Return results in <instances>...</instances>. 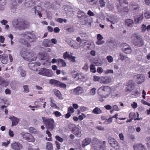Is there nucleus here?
Instances as JSON below:
<instances>
[{
	"instance_id": "obj_1",
	"label": "nucleus",
	"mask_w": 150,
	"mask_h": 150,
	"mask_svg": "<svg viewBox=\"0 0 150 150\" xmlns=\"http://www.w3.org/2000/svg\"><path fill=\"white\" fill-rule=\"evenodd\" d=\"M111 88L108 86H103L98 90V93L102 97L107 98L110 95Z\"/></svg>"
},
{
	"instance_id": "obj_2",
	"label": "nucleus",
	"mask_w": 150,
	"mask_h": 150,
	"mask_svg": "<svg viewBox=\"0 0 150 150\" xmlns=\"http://www.w3.org/2000/svg\"><path fill=\"white\" fill-rule=\"evenodd\" d=\"M131 39L135 45L141 47L144 45L143 40L140 36L138 34H133L131 37Z\"/></svg>"
},
{
	"instance_id": "obj_3",
	"label": "nucleus",
	"mask_w": 150,
	"mask_h": 150,
	"mask_svg": "<svg viewBox=\"0 0 150 150\" xmlns=\"http://www.w3.org/2000/svg\"><path fill=\"white\" fill-rule=\"evenodd\" d=\"M12 23L13 27L15 29L25 28L26 27V25L28 24L26 21L23 20L20 21L16 19L13 20Z\"/></svg>"
},
{
	"instance_id": "obj_4",
	"label": "nucleus",
	"mask_w": 150,
	"mask_h": 150,
	"mask_svg": "<svg viewBox=\"0 0 150 150\" xmlns=\"http://www.w3.org/2000/svg\"><path fill=\"white\" fill-rule=\"evenodd\" d=\"M21 54L22 57L24 58L27 59L30 61L35 60L37 57V55L35 53H30L27 51H22Z\"/></svg>"
},
{
	"instance_id": "obj_5",
	"label": "nucleus",
	"mask_w": 150,
	"mask_h": 150,
	"mask_svg": "<svg viewBox=\"0 0 150 150\" xmlns=\"http://www.w3.org/2000/svg\"><path fill=\"white\" fill-rule=\"evenodd\" d=\"M42 119L43 120V122L45 125L48 129L52 130L54 129V121L53 119L42 117Z\"/></svg>"
},
{
	"instance_id": "obj_6",
	"label": "nucleus",
	"mask_w": 150,
	"mask_h": 150,
	"mask_svg": "<svg viewBox=\"0 0 150 150\" xmlns=\"http://www.w3.org/2000/svg\"><path fill=\"white\" fill-rule=\"evenodd\" d=\"M22 36L31 42H35L37 39L35 35L33 33L26 32L22 35Z\"/></svg>"
},
{
	"instance_id": "obj_7",
	"label": "nucleus",
	"mask_w": 150,
	"mask_h": 150,
	"mask_svg": "<svg viewBox=\"0 0 150 150\" xmlns=\"http://www.w3.org/2000/svg\"><path fill=\"white\" fill-rule=\"evenodd\" d=\"M38 74L48 77H51L54 75V73L52 70L45 68H42L39 70Z\"/></svg>"
},
{
	"instance_id": "obj_8",
	"label": "nucleus",
	"mask_w": 150,
	"mask_h": 150,
	"mask_svg": "<svg viewBox=\"0 0 150 150\" xmlns=\"http://www.w3.org/2000/svg\"><path fill=\"white\" fill-rule=\"evenodd\" d=\"M119 2L120 4V6L118 7V11L120 13L125 14L127 13L129 11V9L127 7H123L122 4H127V1L125 0H119Z\"/></svg>"
},
{
	"instance_id": "obj_9",
	"label": "nucleus",
	"mask_w": 150,
	"mask_h": 150,
	"mask_svg": "<svg viewBox=\"0 0 150 150\" xmlns=\"http://www.w3.org/2000/svg\"><path fill=\"white\" fill-rule=\"evenodd\" d=\"M97 141H93L92 143L91 146L92 148H93L94 150H104L105 149L104 144L105 143V141H103L102 144L103 145H98L100 143L99 142H98V143H96Z\"/></svg>"
},
{
	"instance_id": "obj_10",
	"label": "nucleus",
	"mask_w": 150,
	"mask_h": 150,
	"mask_svg": "<svg viewBox=\"0 0 150 150\" xmlns=\"http://www.w3.org/2000/svg\"><path fill=\"white\" fill-rule=\"evenodd\" d=\"M126 87L125 88V91L127 93H129L133 89L134 84L133 82L131 81H129L126 83Z\"/></svg>"
},
{
	"instance_id": "obj_11",
	"label": "nucleus",
	"mask_w": 150,
	"mask_h": 150,
	"mask_svg": "<svg viewBox=\"0 0 150 150\" xmlns=\"http://www.w3.org/2000/svg\"><path fill=\"white\" fill-rule=\"evenodd\" d=\"M83 88L80 86H78L72 90L74 94L78 95L82 94L83 93Z\"/></svg>"
},
{
	"instance_id": "obj_12",
	"label": "nucleus",
	"mask_w": 150,
	"mask_h": 150,
	"mask_svg": "<svg viewBox=\"0 0 150 150\" xmlns=\"http://www.w3.org/2000/svg\"><path fill=\"white\" fill-rule=\"evenodd\" d=\"M40 65V62L30 63L28 64V66L30 69L34 71H37V67Z\"/></svg>"
},
{
	"instance_id": "obj_13",
	"label": "nucleus",
	"mask_w": 150,
	"mask_h": 150,
	"mask_svg": "<svg viewBox=\"0 0 150 150\" xmlns=\"http://www.w3.org/2000/svg\"><path fill=\"white\" fill-rule=\"evenodd\" d=\"M109 17L110 18H106L107 21H109L113 24L117 22V17L116 16L111 15L109 16Z\"/></svg>"
},
{
	"instance_id": "obj_14",
	"label": "nucleus",
	"mask_w": 150,
	"mask_h": 150,
	"mask_svg": "<svg viewBox=\"0 0 150 150\" xmlns=\"http://www.w3.org/2000/svg\"><path fill=\"white\" fill-rule=\"evenodd\" d=\"M81 128L79 127H76L72 131L74 134L76 136H80L81 134Z\"/></svg>"
},
{
	"instance_id": "obj_15",
	"label": "nucleus",
	"mask_w": 150,
	"mask_h": 150,
	"mask_svg": "<svg viewBox=\"0 0 150 150\" xmlns=\"http://www.w3.org/2000/svg\"><path fill=\"white\" fill-rule=\"evenodd\" d=\"M9 119L12 121V126L16 125L19 121V118L14 116L9 117Z\"/></svg>"
},
{
	"instance_id": "obj_16",
	"label": "nucleus",
	"mask_w": 150,
	"mask_h": 150,
	"mask_svg": "<svg viewBox=\"0 0 150 150\" xmlns=\"http://www.w3.org/2000/svg\"><path fill=\"white\" fill-rule=\"evenodd\" d=\"M12 148L15 150H19L22 148V145L18 142H15L11 144Z\"/></svg>"
},
{
	"instance_id": "obj_17",
	"label": "nucleus",
	"mask_w": 150,
	"mask_h": 150,
	"mask_svg": "<svg viewBox=\"0 0 150 150\" xmlns=\"http://www.w3.org/2000/svg\"><path fill=\"white\" fill-rule=\"evenodd\" d=\"M143 18V16L142 13H140L137 17L134 18V21L135 23H141Z\"/></svg>"
},
{
	"instance_id": "obj_18",
	"label": "nucleus",
	"mask_w": 150,
	"mask_h": 150,
	"mask_svg": "<svg viewBox=\"0 0 150 150\" xmlns=\"http://www.w3.org/2000/svg\"><path fill=\"white\" fill-rule=\"evenodd\" d=\"M133 148L134 150H142L145 146L141 144H134L133 146Z\"/></svg>"
},
{
	"instance_id": "obj_19",
	"label": "nucleus",
	"mask_w": 150,
	"mask_h": 150,
	"mask_svg": "<svg viewBox=\"0 0 150 150\" xmlns=\"http://www.w3.org/2000/svg\"><path fill=\"white\" fill-rule=\"evenodd\" d=\"M109 144L112 147L115 149H118L119 148V145L117 141H109Z\"/></svg>"
},
{
	"instance_id": "obj_20",
	"label": "nucleus",
	"mask_w": 150,
	"mask_h": 150,
	"mask_svg": "<svg viewBox=\"0 0 150 150\" xmlns=\"http://www.w3.org/2000/svg\"><path fill=\"white\" fill-rule=\"evenodd\" d=\"M23 137L24 139L26 140H33L34 139V137L33 136L28 133L25 134L23 135Z\"/></svg>"
},
{
	"instance_id": "obj_21",
	"label": "nucleus",
	"mask_w": 150,
	"mask_h": 150,
	"mask_svg": "<svg viewBox=\"0 0 150 150\" xmlns=\"http://www.w3.org/2000/svg\"><path fill=\"white\" fill-rule=\"evenodd\" d=\"M50 40L49 39L44 40L42 43V45L47 47H51L52 45L50 44Z\"/></svg>"
},
{
	"instance_id": "obj_22",
	"label": "nucleus",
	"mask_w": 150,
	"mask_h": 150,
	"mask_svg": "<svg viewBox=\"0 0 150 150\" xmlns=\"http://www.w3.org/2000/svg\"><path fill=\"white\" fill-rule=\"evenodd\" d=\"M125 25L129 27H132L134 25V22L131 19H128L125 21Z\"/></svg>"
},
{
	"instance_id": "obj_23",
	"label": "nucleus",
	"mask_w": 150,
	"mask_h": 150,
	"mask_svg": "<svg viewBox=\"0 0 150 150\" xmlns=\"http://www.w3.org/2000/svg\"><path fill=\"white\" fill-rule=\"evenodd\" d=\"M38 57L40 59L45 60L48 58V56L46 54H44L42 52L40 53L38 55Z\"/></svg>"
},
{
	"instance_id": "obj_24",
	"label": "nucleus",
	"mask_w": 150,
	"mask_h": 150,
	"mask_svg": "<svg viewBox=\"0 0 150 150\" xmlns=\"http://www.w3.org/2000/svg\"><path fill=\"white\" fill-rule=\"evenodd\" d=\"M66 58L69 59V60L73 62H75V58L76 57L72 56L71 54H69L66 52Z\"/></svg>"
},
{
	"instance_id": "obj_25",
	"label": "nucleus",
	"mask_w": 150,
	"mask_h": 150,
	"mask_svg": "<svg viewBox=\"0 0 150 150\" xmlns=\"http://www.w3.org/2000/svg\"><path fill=\"white\" fill-rule=\"evenodd\" d=\"M19 41L20 42L22 43L28 47H30L31 46L30 43L28 42V41L25 40L23 38L20 39Z\"/></svg>"
},
{
	"instance_id": "obj_26",
	"label": "nucleus",
	"mask_w": 150,
	"mask_h": 150,
	"mask_svg": "<svg viewBox=\"0 0 150 150\" xmlns=\"http://www.w3.org/2000/svg\"><path fill=\"white\" fill-rule=\"evenodd\" d=\"M74 111V108L71 107H70L68 109V113L66 114V118H68L71 116V113H72Z\"/></svg>"
},
{
	"instance_id": "obj_27",
	"label": "nucleus",
	"mask_w": 150,
	"mask_h": 150,
	"mask_svg": "<svg viewBox=\"0 0 150 150\" xmlns=\"http://www.w3.org/2000/svg\"><path fill=\"white\" fill-rule=\"evenodd\" d=\"M50 101L51 103L50 106L52 107L55 108L57 109H58L59 107H57L55 103V101L54 99L52 97L50 98Z\"/></svg>"
},
{
	"instance_id": "obj_28",
	"label": "nucleus",
	"mask_w": 150,
	"mask_h": 150,
	"mask_svg": "<svg viewBox=\"0 0 150 150\" xmlns=\"http://www.w3.org/2000/svg\"><path fill=\"white\" fill-rule=\"evenodd\" d=\"M92 113L95 114H100L102 113V111L98 107H96L93 110Z\"/></svg>"
},
{
	"instance_id": "obj_29",
	"label": "nucleus",
	"mask_w": 150,
	"mask_h": 150,
	"mask_svg": "<svg viewBox=\"0 0 150 150\" xmlns=\"http://www.w3.org/2000/svg\"><path fill=\"white\" fill-rule=\"evenodd\" d=\"M101 82L103 83H108L110 81V79L107 77H102L101 78Z\"/></svg>"
},
{
	"instance_id": "obj_30",
	"label": "nucleus",
	"mask_w": 150,
	"mask_h": 150,
	"mask_svg": "<svg viewBox=\"0 0 150 150\" xmlns=\"http://www.w3.org/2000/svg\"><path fill=\"white\" fill-rule=\"evenodd\" d=\"M57 61L58 65L60 67L64 66L66 64L65 62L62 59H58Z\"/></svg>"
},
{
	"instance_id": "obj_31",
	"label": "nucleus",
	"mask_w": 150,
	"mask_h": 150,
	"mask_svg": "<svg viewBox=\"0 0 150 150\" xmlns=\"http://www.w3.org/2000/svg\"><path fill=\"white\" fill-rule=\"evenodd\" d=\"M53 92L54 94L59 99L62 98L61 94L59 91L57 89H54L53 90Z\"/></svg>"
},
{
	"instance_id": "obj_32",
	"label": "nucleus",
	"mask_w": 150,
	"mask_h": 150,
	"mask_svg": "<svg viewBox=\"0 0 150 150\" xmlns=\"http://www.w3.org/2000/svg\"><path fill=\"white\" fill-rule=\"evenodd\" d=\"M76 79L79 81H83L86 80V79L84 76L82 74H79Z\"/></svg>"
},
{
	"instance_id": "obj_33",
	"label": "nucleus",
	"mask_w": 150,
	"mask_h": 150,
	"mask_svg": "<svg viewBox=\"0 0 150 150\" xmlns=\"http://www.w3.org/2000/svg\"><path fill=\"white\" fill-rule=\"evenodd\" d=\"M123 50L125 53L127 54H130L132 52L131 48L129 47L124 48L123 49Z\"/></svg>"
},
{
	"instance_id": "obj_34",
	"label": "nucleus",
	"mask_w": 150,
	"mask_h": 150,
	"mask_svg": "<svg viewBox=\"0 0 150 150\" xmlns=\"http://www.w3.org/2000/svg\"><path fill=\"white\" fill-rule=\"evenodd\" d=\"M144 81V78L143 76L138 77L137 80V83L139 84H141Z\"/></svg>"
},
{
	"instance_id": "obj_35",
	"label": "nucleus",
	"mask_w": 150,
	"mask_h": 150,
	"mask_svg": "<svg viewBox=\"0 0 150 150\" xmlns=\"http://www.w3.org/2000/svg\"><path fill=\"white\" fill-rule=\"evenodd\" d=\"M29 132L32 133L37 134L38 133V132L36 129L33 127H30L28 129Z\"/></svg>"
},
{
	"instance_id": "obj_36",
	"label": "nucleus",
	"mask_w": 150,
	"mask_h": 150,
	"mask_svg": "<svg viewBox=\"0 0 150 150\" xmlns=\"http://www.w3.org/2000/svg\"><path fill=\"white\" fill-rule=\"evenodd\" d=\"M77 16L78 18H80L83 19L85 18V14L82 11H78Z\"/></svg>"
},
{
	"instance_id": "obj_37",
	"label": "nucleus",
	"mask_w": 150,
	"mask_h": 150,
	"mask_svg": "<svg viewBox=\"0 0 150 150\" xmlns=\"http://www.w3.org/2000/svg\"><path fill=\"white\" fill-rule=\"evenodd\" d=\"M47 149L48 150H53V148L52 144L50 142H48L46 146Z\"/></svg>"
},
{
	"instance_id": "obj_38",
	"label": "nucleus",
	"mask_w": 150,
	"mask_h": 150,
	"mask_svg": "<svg viewBox=\"0 0 150 150\" xmlns=\"http://www.w3.org/2000/svg\"><path fill=\"white\" fill-rule=\"evenodd\" d=\"M66 11H67V12H70L69 14H71L72 13L73 11L72 7L70 6H69L67 4H66Z\"/></svg>"
},
{
	"instance_id": "obj_39",
	"label": "nucleus",
	"mask_w": 150,
	"mask_h": 150,
	"mask_svg": "<svg viewBox=\"0 0 150 150\" xmlns=\"http://www.w3.org/2000/svg\"><path fill=\"white\" fill-rule=\"evenodd\" d=\"M71 74L72 76L75 78L76 79L77 78L78 75H79V74L77 71H73L71 72Z\"/></svg>"
},
{
	"instance_id": "obj_40",
	"label": "nucleus",
	"mask_w": 150,
	"mask_h": 150,
	"mask_svg": "<svg viewBox=\"0 0 150 150\" xmlns=\"http://www.w3.org/2000/svg\"><path fill=\"white\" fill-rule=\"evenodd\" d=\"M112 122V119L110 117L108 119H106L103 122V124L104 125H108L111 123Z\"/></svg>"
},
{
	"instance_id": "obj_41",
	"label": "nucleus",
	"mask_w": 150,
	"mask_h": 150,
	"mask_svg": "<svg viewBox=\"0 0 150 150\" xmlns=\"http://www.w3.org/2000/svg\"><path fill=\"white\" fill-rule=\"evenodd\" d=\"M35 8H37V13L38 15L40 17H41L42 16V14H41L40 11L41 10V7L40 6H37L34 7Z\"/></svg>"
},
{
	"instance_id": "obj_42",
	"label": "nucleus",
	"mask_w": 150,
	"mask_h": 150,
	"mask_svg": "<svg viewBox=\"0 0 150 150\" xmlns=\"http://www.w3.org/2000/svg\"><path fill=\"white\" fill-rule=\"evenodd\" d=\"M89 3L93 5H96L98 2V0H87Z\"/></svg>"
},
{
	"instance_id": "obj_43",
	"label": "nucleus",
	"mask_w": 150,
	"mask_h": 150,
	"mask_svg": "<svg viewBox=\"0 0 150 150\" xmlns=\"http://www.w3.org/2000/svg\"><path fill=\"white\" fill-rule=\"evenodd\" d=\"M76 127V126L74 125L73 124H69L68 126V128L72 131H73V129H74Z\"/></svg>"
},
{
	"instance_id": "obj_44",
	"label": "nucleus",
	"mask_w": 150,
	"mask_h": 150,
	"mask_svg": "<svg viewBox=\"0 0 150 150\" xmlns=\"http://www.w3.org/2000/svg\"><path fill=\"white\" fill-rule=\"evenodd\" d=\"M90 68L91 71L93 73H95L96 72V69L95 66L93 64H91L90 66Z\"/></svg>"
},
{
	"instance_id": "obj_45",
	"label": "nucleus",
	"mask_w": 150,
	"mask_h": 150,
	"mask_svg": "<svg viewBox=\"0 0 150 150\" xmlns=\"http://www.w3.org/2000/svg\"><path fill=\"white\" fill-rule=\"evenodd\" d=\"M106 59L109 63H112L113 61V58L112 56L110 55L107 56L106 57Z\"/></svg>"
},
{
	"instance_id": "obj_46",
	"label": "nucleus",
	"mask_w": 150,
	"mask_h": 150,
	"mask_svg": "<svg viewBox=\"0 0 150 150\" xmlns=\"http://www.w3.org/2000/svg\"><path fill=\"white\" fill-rule=\"evenodd\" d=\"M80 111L82 112H85L88 110V109L87 107L83 106H81L80 107Z\"/></svg>"
},
{
	"instance_id": "obj_47",
	"label": "nucleus",
	"mask_w": 150,
	"mask_h": 150,
	"mask_svg": "<svg viewBox=\"0 0 150 150\" xmlns=\"http://www.w3.org/2000/svg\"><path fill=\"white\" fill-rule=\"evenodd\" d=\"M105 43V41L102 40H97L96 42V45H103Z\"/></svg>"
},
{
	"instance_id": "obj_48",
	"label": "nucleus",
	"mask_w": 150,
	"mask_h": 150,
	"mask_svg": "<svg viewBox=\"0 0 150 150\" xmlns=\"http://www.w3.org/2000/svg\"><path fill=\"white\" fill-rule=\"evenodd\" d=\"M56 21L57 22L59 23H62V22H66V20L65 19H63L61 18H55Z\"/></svg>"
},
{
	"instance_id": "obj_49",
	"label": "nucleus",
	"mask_w": 150,
	"mask_h": 150,
	"mask_svg": "<svg viewBox=\"0 0 150 150\" xmlns=\"http://www.w3.org/2000/svg\"><path fill=\"white\" fill-rule=\"evenodd\" d=\"M9 83V82L8 81L3 80L2 81L1 84L4 86L6 87L8 85Z\"/></svg>"
},
{
	"instance_id": "obj_50",
	"label": "nucleus",
	"mask_w": 150,
	"mask_h": 150,
	"mask_svg": "<svg viewBox=\"0 0 150 150\" xmlns=\"http://www.w3.org/2000/svg\"><path fill=\"white\" fill-rule=\"evenodd\" d=\"M146 29V25L144 24H142L141 27V32L143 33L145 32Z\"/></svg>"
},
{
	"instance_id": "obj_51",
	"label": "nucleus",
	"mask_w": 150,
	"mask_h": 150,
	"mask_svg": "<svg viewBox=\"0 0 150 150\" xmlns=\"http://www.w3.org/2000/svg\"><path fill=\"white\" fill-rule=\"evenodd\" d=\"M96 89L95 88H93L91 90L90 94L92 96L95 95L96 94Z\"/></svg>"
},
{
	"instance_id": "obj_52",
	"label": "nucleus",
	"mask_w": 150,
	"mask_h": 150,
	"mask_svg": "<svg viewBox=\"0 0 150 150\" xmlns=\"http://www.w3.org/2000/svg\"><path fill=\"white\" fill-rule=\"evenodd\" d=\"M99 3L100 6L102 7L105 6L106 3L103 0H100L99 1Z\"/></svg>"
},
{
	"instance_id": "obj_53",
	"label": "nucleus",
	"mask_w": 150,
	"mask_h": 150,
	"mask_svg": "<svg viewBox=\"0 0 150 150\" xmlns=\"http://www.w3.org/2000/svg\"><path fill=\"white\" fill-rule=\"evenodd\" d=\"M53 114H54L56 117H59L61 116L62 115L60 112L58 111H56L53 113Z\"/></svg>"
},
{
	"instance_id": "obj_54",
	"label": "nucleus",
	"mask_w": 150,
	"mask_h": 150,
	"mask_svg": "<svg viewBox=\"0 0 150 150\" xmlns=\"http://www.w3.org/2000/svg\"><path fill=\"white\" fill-rule=\"evenodd\" d=\"M24 88V92L25 93H27L29 91V89L28 88V86L27 85H25L23 86Z\"/></svg>"
},
{
	"instance_id": "obj_55",
	"label": "nucleus",
	"mask_w": 150,
	"mask_h": 150,
	"mask_svg": "<svg viewBox=\"0 0 150 150\" xmlns=\"http://www.w3.org/2000/svg\"><path fill=\"white\" fill-rule=\"evenodd\" d=\"M135 114L134 112H131L129 115V117L130 119H133L135 117Z\"/></svg>"
},
{
	"instance_id": "obj_56",
	"label": "nucleus",
	"mask_w": 150,
	"mask_h": 150,
	"mask_svg": "<svg viewBox=\"0 0 150 150\" xmlns=\"http://www.w3.org/2000/svg\"><path fill=\"white\" fill-rule=\"evenodd\" d=\"M113 71L112 69H107L105 71L104 73L105 74H112L113 73Z\"/></svg>"
},
{
	"instance_id": "obj_57",
	"label": "nucleus",
	"mask_w": 150,
	"mask_h": 150,
	"mask_svg": "<svg viewBox=\"0 0 150 150\" xmlns=\"http://www.w3.org/2000/svg\"><path fill=\"white\" fill-rule=\"evenodd\" d=\"M97 71L98 73L101 74L103 72V70L102 67H99L97 68Z\"/></svg>"
},
{
	"instance_id": "obj_58",
	"label": "nucleus",
	"mask_w": 150,
	"mask_h": 150,
	"mask_svg": "<svg viewBox=\"0 0 150 150\" xmlns=\"http://www.w3.org/2000/svg\"><path fill=\"white\" fill-rule=\"evenodd\" d=\"M90 143V141H83L82 145L83 147H84Z\"/></svg>"
},
{
	"instance_id": "obj_59",
	"label": "nucleus",
	"mask_w": 150,
	"mask_h": 150,
	"mask_svg": "<svg viewBox=\"0 0 150 150\" xmlns=\"http://www.w3.org/2000/svg\"><path fill=\"white\" fill-rule=\"evenodd\" d=\"M119 55L120 56V59L122 61L124 60L126 57V56L124 55L121 53H120L119 54Z\"/></svg>"
},
{
	"instance_id": "obj_60",
	"label": "nucleus",
	"mask_w": 150,
	"mask_h": 150,
	"mask_svg": "<svg viewBox=\"0 0 150 150\" xmlns=\"http://www.w3.org/2000/svg\"><path fill=\"white\" fill-rule=\"evenodd\" d=\"M112 109L116 111H118L120 110V109L116 105H115L112 106Z\"/></svg>"
},
{
	"instance_id": "obj_61",
	"label": "nucleus",
	"mask_w": 150,
	"mask_h": 150,
	"mask_svg": "<svg viewBox=\"0 0 150 150\" xmlns=\"http://www.w3.org/2000/svg\"><path fill=\"white\" fill-rule=\"evenodd\" d=\"M82 115H80L78 117L79 119L80 120H82L83 119V117L85 118L86 117V116L83 113L81 114Z\"/></svg>"
},
{
	"instance_id": "obj_62",
	"label": "nucleus",
	"mask_w": 150,
	"mask_h": 150,
	"mask_svg": "<svg viewBox=\"0 0 150 150\" xmlns=\"http://www.w3.org/2000/svg\"><path fill=\"white\" fill-rule=\"evenodd\" d=\"M58 87H60L61 88H66V85L64 83H61L60 82H59V83Z\"/></svg>"
},
{
	"instance_id": "obj_63",
	"label": "nucleus",
	"mask_w": 150,
	"mask_h": 150,
	"mask_svg": "<svg viewBox=\"0 0 150 150\" xmlns=\"http://www.w3.org/2000/svg\"><path fill=\"white\" fill-rule=\"evenodd\" d=\"M97 40H102L103 38V37L100 34H98L97 35Z\"/></svg>"
},
{
	"instance_id": "obj_64",
	"label": "nucleus",
	"mask_w": 150,
	"mask_h": 150,
	"mask_svg": "<svg viewBox=\"0 0 150 150\" xmlns=\"http://www.w3.org/2000/svg\"><path fill=\"white\" fill-rule=\"evenodd\" d=\"M144 17L146 19L150 18V13L149 12L145 13L144 14Z\"/></svg>"
}]
</instances>
